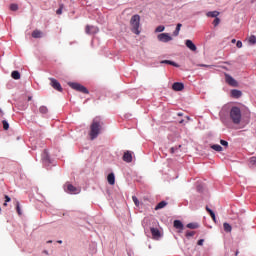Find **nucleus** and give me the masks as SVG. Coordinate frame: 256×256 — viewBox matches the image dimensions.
<instances>
[{
    "mask_svg": "<svg viewBox=\"0 0 256 256\" xmlns=\"http://www.w3.org/2000/svg\"><path fill=\"white\" fill-rule=\"evenodd\" d=\"M174 227L175 229H179L180 231H183V222H181L180 220H175L174 221Z\"/></svg>",
    "mask_w": 256,
    "mask_h": 256,
    "instance_id": "dca6fc26",
    "label": "nucleus"
},
{
    "mask_svg": "<svg viewBox=\"0 0 256 256\" xmlns=\"http://www.w3.org/2000/svg\"><path fill=\"white\" fill-rule=\"evenodd\" d=\"M220 144L223 145V147H229V142L225 140H220Z\"/></svg>",
    "mask_w": 256,
    "mask_h": 256,
    "instance_id": "c9c22d12",
    "label": "nucleus"
},
{
    "mask_svg": "<svg viewBox=\"0 0 256 256\" xmlns=\"http://www.w3.org/2000/svg\"><path fill=\"white\" fill-rule=\"evenodd\" d=\"M212 219H213V222H214V223L217 222V218L215 217V214H214V216H212Z\"/></svg>",
    "mask_w": 256,
    "mask_h": 256,
    "instance_id": "37998d69",
    "label": "nucleus"
},
{
    "mask_svg": "<svg viewBox=\"0 0 256 256\" xmlns=\"http://www.w3.org/2000/svg\"><path fill=\"white\" fill-rule=\"evenodd\" d=\"M85 33L87 35H95L96 33H99V28H97V26L87 25L85 28Z\"/></svg>",
    "mask_w": 256,
    "mask_h": 256,
    "instance_id": "0eeeda50",
    "label": "nucleus"
},
{
    "mask_svg": "<svg viewBox=\"0 0 256 256\" xmlns=\"http://www.w3.org/2000/svg\"><path fill=\"white\" fill-rule=\"evenodd\" d=\"M47 243H53V241L49 240Z\"/></svg>",
    "mask_w": 256,
    "mask_h": 256,
    "instance_id": "3c124183",
    "label": "nucleus"
},
{
    "mask_svg": "<svg viewBox=\"0 0 256 256\" xmlns=\"http://www.w3.org/2000/svg\"><path fill=\"white\" fill-rule=\"evenodd\" d=\"M132 201H134L136 207H139V199H137L136 196L132 197Z\"/></svg>",
    "mask_w": 256,
    "mask_h": 256,
    "instance_id": "e433bc0d",
    "label": "nucleus"
},
{
    "mask_svg": "<svg viewBox=\"0 0 256 256\" xmlns=\"http://www.w3.org/2000/svg\"><path fill=\"white\" fill-rule=\"evenodd\" d=\"M203 243H205V240L204 239H200V240H198L197 245L202 246Z\"/></svg>",
    "mask_w": 256,
    "mask_h": 256,
    "instance_id": "a19ab883",
    "label": "nucleus"
},
{
    "mask_svg": "<svg viewBox=\"0 0 256 256\" xmlns=\"http://www.w3.org/2000/svg\"><path fill=\"white\" fill-rule=\"evenodd\" d=\"M249 43H251V45H255V43H256L255 35H252V36L249 37Z\"/></svg>",
    "mask_w": 256,
    "mask_h": 256,
    "instance_id": "c756f323",
    "label": "nucleus"
},
{
    "mask_svg": "<svg viewBox=\"0 0 256 256\" xmlns=\"http://www.w3.org/2000/svg\"><path fill=\"white\" fill-rule=\"evenodd\" d=\"M43 253H45V255H49V252L47 250H44Z\"/></svg>",
    "mask_w": 256,
    "mask_h": 256,
    "instance_id": "c03bdc74",
    "label": "nucleus"
},
{
    "mask_svg": "<svg viewBox=\"0 0 256 256\" xmlns=\"http://www.w3.org/2000/svg\"><path fill=\"white\" fill-rule=\"evenodd\" d=\"M0 213H1V207H0Z\"/></svg>",
    "mask_w": 256,
    "mask_h": 256,
    "instance_id": "4d7b16f0",
    "label": "nucleus"
},
{
    "mask_svg": "<svg viewBox=\"0 0 256 256\" xmlns=\"http://www.w3.org/2000/svg\"><path fill=\"white\" fill-rule=\"evenodd\" d=\"M219 23H221V19H219L218 17L215 18L214 21H213L214 27H217L219 25Z\"/></svg>",
    "mask_w": 256,
    "mask_h": 256,
    "instance_id": "72a5a7b5",
    "label": "nucleus"
},
{
    "mask_svg": "<svg viewBox=\"0 0 256 256\" xmlns=\"http://www.w3.org/2000/svg\"><path fill=\"white\" fill-rule=\"evenodd\" d=\"M236 47H238V49H241V47H243V42L238 40L236 43Z\"/></svg>",
    "mask_w": 256,
    "mask_h": 256,
    "instance_id": "58836bf2",
    "label": "nucleus"
},
{
    "mask_svg": "<svg viewBox=\"0 0 256 256\" xmlns=\"http://www.w3.org/2000/svg\"><path fill=\"white\" fill-rule=\"evenodd\" d=\"M16 211L18 215H23V212H21V204L19 203V201L16 202Z\"/></svg>",
    "mask_w": 256,
    "mask_h": 256,
    "instance_id": "bb28decb",
    "label": "nucleus"
},
{
    "mask_svg": "<svg viewBox=\"0 0 256 256\" xmlns=\"http://www.w3.org/2000/svg\"><path fill=\"white\" fill-rule=\"evenodd\" d=\"M140 23H141V17L139 15L136 14L132 16L130 20V25L132 27L131 31L132 33H135V35H139V33H141V31H139Z\"/></svg>",
    "mask_w": 256,
    "mask_h": 256,
    "instance_id": "7ed1b4c3",
    "label": "nucleus"
},
{
    "mask_svg": "<svg viewBox=\"0 0 256 256\" xmlns=\"http://www.w3.org/2000/svg\"><path fill=\"white\" fill-rule=\"evenodd\" d=\"M164 207H167V202L166 201H161L158 203L155 207V211H159V209H164Z\"/></svg>",
    "mask_w": 256,
    "mask_h": 256,
    "instance_id": "412c9836",
    "label": "nucleus"
},
{
    "mask_svg": "<svg viewBox=\"0 0 256 256\" xmlns=\"http://www.w3.org/2000/svg\"><path fill=\"white\" fill-rule=\"evenodd\" d=\"M220 13L219 11H210L206 14V17H212L217 19V17H219Z\"/></svg>",
    "mask_w": 256,
    "mask_h": 256,
    "instance_id": "6ab92c4d",
    "label": "nucleus"
},
{
    "mask_svg": "<svg viewBox=\"0 0 256 256\" xmlns=\"http://www.w3.org/2000/svg\"><path fill=\"white\" fill-rule=\"evenodd\" d=\"M32 37L33 39H41V37H43V32H41V30H34L32 32Z\"/></svg>",
    "mask_w": 256,
    "mask_h": 256,
    "instance_id": "4468645a",
    "label": "nucleus"
},
{
    "mask_svg": "<svg viewBox=\"0 0 256 256\" xmlns=\"http://www.w3.org/2000/svg\"><path fill=\"white\" fill-rule=\"evenodd\" d=\"M122 159L125 161V163H131L133 161V152L129 150L124 152Z\"/></svg>",
    "mask_w": 256,
    "mask_h": 256,
    "instance_id": "9d476101",
    "label": "nucleus"
},
{
    "mask_svg": "<svg viewBox=\"0 0 256 256\" xmlns=\"http://www.w3.org/2000/svg\"><path fill=\"white\" fill-rule=\"evenodd\" d=\"M187 119H188V121H189V116H187Z\"/></svg>",
    "mask_w": 256,
    "mask_h": 256,
    "instance_id": "5fc2aeb1",
    "label": "nucleus"
},
{
    "mask_svg": "<svg viewBox=\"0 0 256 256\" xmlns=\"http://www.w3.org/2000/svg\"><path fill=\"white\" fill-rule=\"evenodd\" d=\"M11 77H12V79H15L17 81V80L21 79V73H19V71H17V70H14L11 73Z\"/></svg>",
    "mask_w": 256,
    "mask_h": 256,
    "instance_id": "aec40b11",
    "label": "nucleus"
},
{
    "mask_svg": "<svg viewBox=\"0 0 256 256\" xmlns=\"http://www.w3.org/2000/svg\"><path fill=\"white\" fill-rule=\"evenodd\" d=\"M67 193H71V195H77L81 192V190L75 186H73L72 184H68L67 185Z\"/></svg>",
    "mask_w": 256,
    "mask_h": 256,
    "instance_id": "6e6552de",
    "label": "nucleus"
},
{
    "mask_svg": "<svg viewBox=\"0 0 256 256\" xmlns=\"http://www.w3.org/2000/svg\"><path fill=\"white\" fill-rule=\"evenodd\" d=\"M39 112L42 114V115H47V113H49V109L47 108V106H41L39 108Z\"/></svg>",
    "mask_w": 256,
    "mask_h": 256,
    "instance_id": "a878e982",
    "label": "nucleus"
},
{
    "mask_svg": "<svg viewBox=\"0 0 256 256\" xmlns=\"http://www.w3.org/2000/svg\"><path fill=\"white\" fill-rule=\"evenodd\" d=\"M185 45H186V47H188V49H190V51H197V46H195L193 41L186 40Z\"/></svg>",
    "mask_w": 256,
    "mask_h": 256,
    "instance_id": "f8f14e48",
    "label": "nucleus"
},
{
    "mask_svg": "<svg viewBox=\"0 0 256 256\" xmlns=\"http://www.w3.org/2000/svg\"><path fill=\"white\" fill-rule=\"evenodd\" d=\"M206 211L209 213L210 217H214L215 212H213V210H211L208 206H206Z\"/></svg>",
    "mask_w": 256,
    "mask_h": 256,
    "instance_id": "473e14b6",
    "label": "nucleus"
},
{
    "mask_svg": "<svg viewBox=\"0 0 256 256\" xmlns=\"http://www.w3.org/2000/svg\"><path fill=\"white\" fill-rule=\"evenodd\" d=\"M161 63H165L166 65H172V67H179V64H177L171 60H163V61H161Z\"/></svg>",
    "mask_w": 256,
    "mask_h": 256,
    "instance_id": "b1692460",
    "label": "nucleus"
},
{
    "mask_svg": "<svg viewBox=\"0 0 256 256\" xmlns=\"http://www.w3.org/2000/svg\"><path fill=\"white\" fill-rule=\"evenodd\" d=\"M231 95L235 99H239V97H241V95H243V93L240 90H235L234 89V90L231 91Z\"/></svg>",
    "mask_w": 256,
    "mask_h": 256,
    "instance_id": "a211bd4d",
    "label": "nucleus"
},
{
    "mask_svg": "<svg viewBox=\"0 0 256 256\" xmlns=\"http://www.w3.org/2000/svg\"><path fill=\"white\" fill-rule=\"evenodd\" d=\"M184 121H185V120H180V121H179V123H180V124H183V123H184Z\"/></svg>",
    "mask_w": 256,
    "mask_h": 256,
    "instance_id": "a18cd8bd",
    "label": "nucleus"
},
{
    "mask_svg": "<svg viewBox=\"0 0 256 256\" xmlns=\"http://www.w3.org/2000/svg\"><path fill=\"white\" fill-rule=\"evenodd\" d=\"M57 243H60V244H61V243H63V241H61V240H58V241H57Z\"/></svg>",
    "mask_w": 256,
    "mask_h": 256,
    "instance_id": "09e8293b",
    "label": "nucleus"
},
{
    "mask_svg": "<svg viewBox=\"0 0 256 256\" xmlns=\"http://www.w3.org/2000/svg\"><path fill=\"white\" fill-rule=\"evenodd\" d=\"M155 31H156V33H163V31H165V26L160 25V26L156 27Z\"/></svg>",
    "mask_w": 256,
    "mask_h": 256,
    "instance_id": "cd10ccee",
    "label": "nucleus"
},
{
    "mask_svg": "<svg viewBox=\"0 0 256 256\" xmlns=\"http://www.w3.org/2000/svg\"><path fill=\"white\" fill-rule=\"evenodd\" d=\"M223 229L226 233H231V231H233V227H231V224L227 222L223 223Z\"/></svg>",
    "mask_w": 256,
    "mask_h": 256,
    "instance_id": "f3484780",
    "label": "nucleus"
},
{
    "mask_svg": "<svg viewBox=\"0 0 256 256\" xmlns=\"http://www.w3.org/2000/svg\"><path fill=\"white\" fill-rule=\"evenodd\" d=\"M181 145L178 146V148L180 149Z\"/></svg>",
    "mask_w": 256,
    "mask_h": 256,
    "instance_id": "6e6d98bb",
    "label": "nucleus"
},
{
    "mask_svg": "<svg viewBox=\"0 0 256 256\" xmlns=\"http://www.w3.org/2000/svg\"><path fill=\"white\" fill-rule=\"evenodd\" d=\"M31 99H32V98H31V96H30V97H28V101H31Z\"/></svg>",
    "mask_w": 256,
    "mask_h": 256,
    "instance_id": "8fccbe9b",
    "label": "nucleus"
},
{
    "mask_svg": "<svg viewBox=\"0 0 256 256\" xmlns=\"http://www.w3.org/2000/svg\"><path fill=\"white\" fill-rule=\"evenodd\" d=\"M249 163L250 165H256V157L255 156L251 157L249 160Z\"/></svg>",
    "mask_w": 256,
    "mask_h": 256,
    "instance_id": "f704fd0d",
    "label": "nucleus"
},
{
    "mask_svg": "<svg viewBox=\"0 0 256 256\" xmlns=\"http://www.w3.org/2000/svg\"><path fill=\"white\" fill-rule=\"evenodd\" d=\"M181 27H183V24L178 23L176 26L175 31L173 32L174 37H178L179 36V31H181Z\"/></svg>",
    "mask_w": 256,
    "mask_h": 256,
    "instance_id": "4be33fe9",
    "label": "nucleus"
},
{
    "mask_svg": "<svg viewBox=\"0 0 256 256\" xmlns=\"http://www.w3.org/2000/svg\"><path fill=\"white\" fill-rule=\"evenodd\" d=\"M150 231L152 233L153 239H159V237H161V232L159 231V229L151 228Z\"/></svg>",
    "mask_w": 256,
    "mask_h": 256,
    "instance_id": "ddd939ff",
    "label": "nucleus"
},
{
    "mask_svg": "<svg viewBox=\"0 0 256 256\" xmlns=\"http://www.w3.org/2000/svg\"><path fill=\"white\" fill-rule=\"evenodd\" d=\"M57 15H62L63 13V5H60L59 9L56 11Z\"/></svg>",
    "mask_w": 256,
    "mask_h": 256,
    "instance_id": "4c0bfd02",
    "label": "nucleus"
},
{
    "mask_svg": "<svg viewBox=\"0 0 256 256\" xmlns=\"http://www.w3.org/2000/svg\"><path fill=\"white\" fill-rule=\"evenodd\" d=\"M50 85L55 89L56 91H59L60 93L63 91V87H61V83L57 81L55 78H50Z\"/></svg>",
    "mask_w": 256,
    "mask_h": 256,
    "instance_id": "423d86ee",
    "label": "nucleus"
},
{
    "mask_svg": "<svg viewBox=\"0 0 256 256\" xmlns=\"http://www.w3.org/2000/svg\"><path fill=\"white\" fill-rule=\"evenodd\" d=\"M232 43H235V39L232 40Z\"/></svg>",
    "mask_w": 256,
    "mask_h": 256,
    "instance_id": "864d4df0",
    "label": "nucleus"
},
{
    "mask_svg": "<svg viewBox=\"0 0 256 256\" xmlns=\"http://www.w3.org/2000/svg\"><path fill=\"white\" fill-rule=\"evenodd\" d=\"M157 39L161 43H169V41H173V37H171L169 33H161L157 36Z\"/></svg>",
    "mask_w": 256,
    "mask_h": 256,
    "instance_id": "39448f33",
    "label": "nucleus"
},
{
    "mask_svg": "<svg viewBox=\"0 0 256 256\" xmlns=\"http://www.w3.org/2000/svg\"><path fill=\"white\" fill-rule=\"evenodd\" d=\"M186 227L188 229H199V224L197 222L188 223Z\"/></svg>",
    "mask_w": 256,
    "mask_h": 256,
    "instance_id": "393cba45",
    "label": "nucleus"
},
{
    "mask_svg": "<svg viewBox=\"0 0 256 256\" xmlns=\"http://www.w3.org/2000/svg\"><path fill=\"white\" fill-rule=\"evenodd\" d=\"M18 9H19V6L17 4L10 5V11H17Z\"/></svg>",
    "mask_w": 256,
    "mask_h": 256,
    "instance_id": "7c9ffc66",
    "label": "nucleus"
},
{
    "mask_svg": "<svg viewBox=\"0 0 256 256\" xmlns=\"http://www.w3.org/2000/svg\"><path fill=\"white\" fill-rule=\"evenodd\" d=\"M172 89L173 91H183V89H185V85L181 82H175L172 85Z\"/></svg>",
    "mask_w": 256,
    "mask_h": 256,
    "instance_id": "9b49d317",
    "label": "nucleus"
},
{
    "mask_svg": "<svg viewBox=\"0 0 256 256\" xmlns=\"http://www.w3.org/2000/svg\"><path fill=\"white\" fill-rule=\"evenodd\" d=\"M194 235H195V231H187L186 232L187 239H189L190 237H194Z\"/></svg>",
    "mask_w": 256,
    "mask_h": 256,
    "instance_id": "2f4dec72",
    "label": "nucleus"
},
{
    "mask_svg": "<svg viewBox=\"0 0 256 256\" xmlns=\"http://www.w3.org/2000/svg\"><path fill=\"white\" fill-rule=\"evenodd\" d=\"M2 125H3L4 131H7L9 129V122H7L6 120L2 121Z\"/></svg>",
    "mask_w": 256,
    "mask_h": 256,
    "instance_id": "c85d7f7f",
    "label": "nucleus"
},
{
    "mask_svg": "<svg viewBox=\"0 0 256 256\" xmlns=\"http://www.w3.org/2000/svg\"><path fill=\"white\" fill-rule=\"evenodd\" d=\"M3 206H4V207H7V202H5V203L3 204Z\"/></svg>",
    "mask_w": 256,
    "mask_h": 256,
    "instance_id": "de8ad7c7",
    "label": "nucleus"
},
{
    "mask_svg": "<svg viewBox=\"0 0 256 256\" xmlns=\"http://www.w3.org/2000/svg\"><path fill=\"white\" fill-rule=\"evenodd\" d=\"M210 147L211 149H213L214 151H217L218 153H221V151H223V147H221V145H218V144H213Z\"/></svg>",
    "mask_w": 256,
    "mask_h": 256,
    "instance_id": "5701e85b",
    "label": "nucleus"
},
{
    "mask_svg": "<svg viewBox=\"0 0 256 256\" xmlns=\"http://www.w3.org/2000/svg\"><path fill=\"white\" fill-rule=\"evenodd\" d=\"M177 147H172L171 149H170V153H175V151H177Z\"/></svg>",
    "mask_w": 256,
    "mask_h": 256,
    "instance_id": "79ce46f5",
    "label": "nucleus"
},
{
    "mask_svg": "<svg viewBox=\"0 0 256 256\" xmlns=\"http://www.w3.org/2000/svg\"><path fill=\"white\" fill-rule=\"evenodd\" d=\"M4 198H5V203H9L11 201V197L7 195H5Z\"/></svg>",
    "mask_w": 256,
    "mask_h": 256,
    "instance_id": "ea45409f",
    "label": "nucleus"
},
{
    "mask_svg": "<svg viewBox=\"0 0 256 256\" xmlns=\"http://www.w3.org/2000/svg\"><path fill=\"white\" fill-rule=\"evenodd\" d=\"M101 129H103V122L101 121V118L99 117L94 118L92 121V124L90 125L89 136L91 141L99 137V134L101 133Z\"/></svg>",
    "mask_w": 256,
    "mask_h": 256,
    "instance_id": "f257e3e1",
    "label": "nucleus"
},
{
    "mask_svg": "<svg viewBox=\"0 0 256 256\" xmlns=\"http://www.w3.org/2000/svg\"><path fill=\"white\" fill-rule=\"evenodd\" d=\"M178 115L181 117V115H183L182 113H178Z\"/></svg>",
    "mask_w": 256,
    "mask_h": 256,
    "instance_id": "603ef678",
    "label": "nucleus"
},
{
    "mask_svg": "<svg viewBox=\"0 0 256 256\" xmlns=\"http://www.w3.org/2000/svg\"><path fill=\"white\" fill-rule=\"evenodd\" d=\"M43 159H45L46 161H48L49 160V158L46 156V158H45V156L43 157Z\"/></svg>",
    "mask_w": 256,
    "mask_h": 256,
    "instance_id": "49530a36",
    "label": "nucleus"
},
{
    "mask_svg": "<svg viewBox=\"0 0 256 256\" xmlns=\"http://www.w3.org/2000/svg\"><path fill=\"white\" fill-rule=\"evenodd\" d=\"M68 85L69 87H71V89H74V91H78L79 93H84L85 95H89V90L87 89V87L79 83L69 82Z\"/></svg>",
    "mask_w": 256,
    "mask_h": 256,
    "instance_id": "20e7f679",
    "label": "nucleus"
},
{
    "mask_svg": "<svg viewBox=\"0 0 256 256\" xmlns=\"http://www.w3.org/2000/svg\"><path fill=\"white\" fill-rule=\"evenodd\" d=\"M107 181L109 185H115V174L114 173L108 174Z\"/></svg>",
    "mask_w": 256,
    "mask_h": 256,
    "instance_id": "2eb2a0df",
    "label": "nucleus"
},
{
    "mask_svg": "<svg viewBox=\"0 0 256 256\" xmlns=\"http://www.w3.org/2000/svg\"><path fill=\"white\" fill-rule=\"evenodd\" d=\"M241 109L237 106H234L230 110V119L234 125H239L241 123Z\"/></svg>",
    "mask_w": 256,
    "mask_h": 256,
    "instance_id": "f03ea898",
    "label": "nucleus"
},
{
    "mask_svg": "<svg viewBox=\"0 0 256 256\" xmlns=\"http://www.w3.org/2000/svg\"><path fill=\"white\" fill-rule=\"evenodd\" d=\"M225 79L228 85H231V87H237V80L233 78L231 75L225 74Z\"/></svg>",
    "mask_w": 256,
    "mask_h": 256,
    "instance_id": "1a4fd4ad",
    "label": "nucleus"
}]
</instances>
